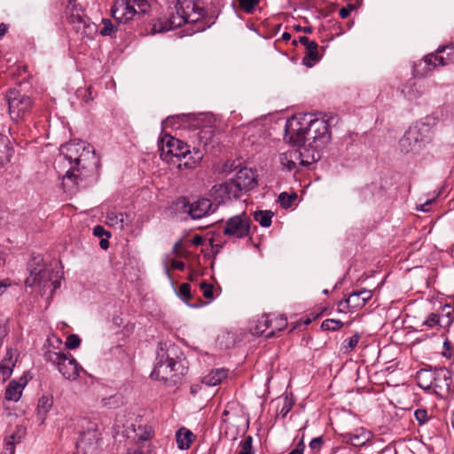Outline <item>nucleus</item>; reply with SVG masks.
Listing matches in <instances>:
<instances>
[{
    "label": "nucleus",
    "mask_w": 454,
    "mask_h": 454,
    "mask_svg": "<svg viewBox=\"0 0 454 454\" xmlns=\"http://www.w3.org/2000/svg\"><path fill=\"white\" fill-rule=\"evenodd\" d=\"M59 162L68 161L70 167L63 176L64 187L68 190L86 186L90 179L98 172L99 158L90 145L83 142L70 141L60 148Z\"/></svg>",
    "instance_id": "1"
},
{
    "label": "nucleus",
    "mask_w": 454,
    "mask_h": 454,
    "mask_svg": "<svg viewBox=\"0 0 454 454\" xmlns=\"http://www.w3.org/2000/svg\"><path fill=\"white\" fill-rule=\"evenodd\" d=\"M330 119H313L310 114L292 116L285 125V139L293 145L309 142L321 155L322 149L331 139Z\"/></svg>",
    "instance_id": "2"
},
{
    "label": "nucleus",
    "mask_w": 454,
    "mask_h": 454,
    "mask_svg": "<svg viewBox=\"0 0 454 454\" xmlns=\"http://www.w3.org/2000/svg\"><path fill=\"white\" fill-rule=\"evenodd\" d=\"M189 363L181 348L171 341L159 342L151 378L168 386L179 384L187 374Z\"/></svg>",
    "instance_id": "3"
},
{
    "label": "nucleus",
    "mask_w": 454,
    "mask_h": 454,
    "mask_svg": "<svg viewBox=\"0 0 454 454\" xmlns=\"http://www.w3.org/2000/svg\"><path fill=\"white\" fill-rule=\"evenodd\" d=\"M175 8L176 13H171L167 20H159L150 24L151 34L166 32L184 24H191L192 28L200 27L203 17L201 14L203 7L198 4L197 0H177Z\"/></svg>",
    "instance_id": "4"
},
{
    "label": "nucleus",
    "mask_w": 454,
    "mask_h": 454,
    "mask_svg": "<svg viewBox=\"0 0 454 454\" xmlns=\"http://www.w3.org/2000/svg\"><path fill=\"white\" fill-rule=\"evenodd\" d=\"M433 127L426 122H416L409 127L399 140L401 151L404 153H419L434 139Z\"/></svg>",
    "instance_id": "5"
},
{
    "label": "nucleus",
    "mask_w": 454,
    "mask_h": 454,
    "mask_svg": "<svg viewBox=\"0 0 454 454\" xmlns=\"http://www.w3.org/2000/svg\"><path fill=\"white\" fill-rule=\"evenodd\" d=\"M5 99L8 104V111L12 121L18 122L29 114L34 106L33 99L22 94L18 89L12 88L6 91Z\"/></svg>",
    "instance_id": "6"
},
{
    "label": "nucleus",
    "mask_w": 454,
    "mask_h": 454,
    "mask_svg": "<svg viewBox=\"0 0 454 454\" xmlns=\"http://www.w3.org/2000/svg\"><path fill=\"white\" fill-rule=\"evenodd\" d=\"M454 59V44L449 43L446 45H441L435 51V53H429L423 58V61L426 65L423 71H420L419 67L421 66V61L414 65L413 73L415 76H424L433 68L437 66H445L449 61Z\"/></svg>",
    "instance_id": "7"
},
{
    "label": "nucleus",
    "mask_w": 454,
    "mask_h": 454,
    "mask_svg": "<svg viewBox=\"0 0 454 454\" xmlns=\"http://www.w3.org/2000/svg\"><path fill=\"white\" fill-rule=\"evenodd\" d=\"M29 276L25 279L26 286H45L51 280L52 270L44 263L43 256L40 254L31 255L27 262Z\"/></svg>",
    "instance_id": "8"
},
{
    "label": "nucleus",
    "mask_w": 454,
    "mask_h": 454,
    "mask_svg": "<svg viewBox=\"0 0 454 454\" xmlns=\"http://www.w3.org/2000/svg\"><path fill=\"white\" fill-rule=\"evenodd\" d=\"M66 12L68 22L73 25L76 33L87 35L94 30L95 25L90 22V19L85 14L84 8L77 0H68Z\"/></svg>",
    "instance_id": "9"
},
{
    "label": "nucleus",
    "mask_w": 454,
    "mask_h": 454,
    "mask_svg": "<svg viewBox=\"0 0 454 454\" xmlns=\"http://www.w3.org/2000/svg\"><path fill=\"white\" fill-rule=\"evenodd\" d=\"M160 158L166 161H173V158L181 160L190 153L189 145L168 134H165L159 144Z\"/></svg>",
    "instance_id": "10"
},
{
    "label": "nucleus",
    "mask_w": 454,
    "mask_h": 454,
    "mask_svg": "<svg viewBox=\"0 0 454 454\" xmlns=\"http://www.w3.org/2000/svg\"><path fill=\"white\" fill-rule=\"evenodd\" d=\"M309 149L305 147H299L297 149H291L280 154V163L288 171L296 168L297 165L309 166L310 164L320 160L321 155L318 152L313 151L310 160L304 159L305 153H309Z\"/></svg>",
    "instance_id": "11"
},
{
    "label": "nucleus",
    "mask_w": 454,
    "mask_h": 454,
    "mask_svg": "<svg viewBox=\"0 0 454 454\" xmlns=\"http://www.w3.org/2000/svg\"><path fill=\"white\" fill-rule=\"evenodd\" d=\"M251 225L250 217L246 213H242L230 217L225 222L223 233L229 238L244 239L251 236Z\"/></svg>",
    "instance_id": "12"
},
{
    "label": "nucleus",
    "mask_w": 454,
    "mask_h": 454,
    "mask_svg": "<svg viewBox=\"0 0 454 454\" xmlns=\"http://www.w3.org/2000/svg\"><path fill=\"white\" fill-rule=\"evenodd\" d=\"M113 18L119 23H128L129 21H139L141 13L134 8L131 0H114L111 8Z\"/></svg>",
    "instance_id": "13"
},
{
    "label": "nucleus",
    "mask_w": 454,
    "mask_h": 454,
    "mask_svg": "<svg viewBox=\"0 0 454 454\" xmlns=\"http://www.w3.org/2000/svg\"><path fill=\"white\" fill-rule=\"evenodd\" d=\"M372 297V293L367 289L353 291L348 298L338 303V310L345 312L348 309H362Z\"/></svg>",
    "instance_id": "14"
},
{
    "label": "nucleus",
    "mask_w": 454,
    "mask_h": 454,
    "mask_svg": "<svg viewBox=\"0 0 454 454\" xmlns=\"http://www.w3.org/2000/svg\"><path fill=\"white\" fill-rule=\"evenodd\" d=\"M298 43L305 47L306 52L301 60L302 65L307 67H312L316 63L321 59V55L318 52V44L309 37L302 35L298 40L294 39L292 45L297 46Z\"/></svg>",
    "instance_id": "15"
},
{
    "label": "nucleus",
    "mask_w": 454,
    "mask_h": 454,
    "mask_svg": "<svg viewBox=\"0 0 454 454\" xmlns=\"http://www.w3.org/2000/svg\"><path fill=\"white\" fill-rule=\"evenodd\" d=\"M218 208V204H214L211 200L200 197L191 200L190 215L192 220L201 219L213 213Z\"/></svg>",
    "instance_id": "16"
},
{
    "label": "nucleus",
    "mask_w": 454,
    "mask_h": 454,
    "mask_svg": "<svg viewBox=\"0 0 454 454\" xmlns=\"http://www.w3.org/2000/svg\"><path fill=\"white\" fill-rule=\"evenodd\" d=\"M213 190L217 198L220 199L219 203H223L231 199H239L243 192L238 189L235 181L231 178L220 185H214Z\"/></svg>",
    "instance_id": "17"
},
{
    "label": "nucleus",
    "mask_w": 454,
    "mask_h": 454,
    "mask_svg": "<svg viewBox=\"0 0 454 454\" xmlns=\"http://www.w3.org/2000/svg\"><path fill=\"white\" fill-rule=\"evenodd\" d=\"M220 12L221 9L219 4L215 2H211L207 9L203 7V12L201 13L203 15L201 23L199 27L192 28V33L205 31L207 28L213 26L215 23Z\"/></svg>",
    "instance_id": "18"
},
{
    "label": "nucleus",
    "mask_w": 454,
    "mask_h": 454,
    "mask_svg": "<svg viewBox=\"0 0 454 454\" xmlns=\"http://www.w3.org/2000/svg\"><path fill=\"white\" fill-rule=\"evenodd\" d=\"M232 179L243 193L253 190L257 185L254 172L247 168L239 169Z\"/></svg>",
    "instance_id": "19"
},
{
    "label": "nucleus",
    "mask_w": 454,
    "mask_h": 454,
    "mask_svg": "<svg viewBox=\"0 0 454 454\" xmlns=\"http://www.w3.org/2000/svg\"><path fill=\"white\" fill-rule=\"evenodd\" d=\"M69 356L70 357L66 356V357L62 359V362L58 366V370L66 380H75L79 377L80 371L82 370V367L71 355Z\"/></svg>",
    "instance_id": "20"
},
{
    "label": "nucleus",
    "mask_w": 454,
    "mask_h": 454,
    "mask_svg": "<svg viewBox=\"0 0 454 454\" xmlns=\"http://www.w3.org/2000/svg\"><path fill=\"white\" fill-rule=\"evenodd\" d=\"M452 373L446 367H434L432 371V380L427 387L449 389L451 383Z\"/></svg>",
    "instance_id": "21"
},
{
    "label": "nucleus",
    "mask_w": 454,
    "mask_h": 454,
    "mask_svg": "<svg viewBox=\"0 0 454 454\" xmlns=\"http://www.w3.org/2000/svg\"><path fill=\"white\" fill-rule=\"evenodd\" d=\"M27 434L25 427L18 425L15 429L4 439V454H15V446L20 443Z\"/></svg>",
    "instance_id": "22"
},
{
    "label": "nucleus",
    "mask_w": 454,
    "mask_h": 454,
    "mask_svg": "<svg viewBox=\"0 0 454 454\" xmlns=\"http://www.w3.org/2000/svg\"><path fill=\"white\" fill-rule=\"evenodd\" d=\"M27 384V380H24L23 378H20V381L17 382L15 380H12L6 389L4 397L8 401H14L17 402L22 394V389Z\"/></svg>",
    "instance_id": "23"
},
{
    "label": "nucleus",
    "mask_w": 454,
    "mask_h": 454,
    "mask_svg": "<svg viewBox=\"0 0 454 454\" xmlns=\"http://www.w3.org/2000/svg\"><path fill=\"white\" fill-rule=\"evenodd\" d=\"M272 323L273 320L269 318L268 315L263 314L258 317V319L254 322V325L251 326L250 331L254 335L266 336V333L271 330Z\"/></svg>",
    "instance_id": "24"
},
{
    "label": "nucleus",
    "mask_w": 454,
    "mask_h": 454,
    "mask_svg": "<svg viewBox=\"0 0 454 454\" xmlns=\"http://www.w3.org/2000/svg\"><path fill=\"white\" fill-rule=\"evenodd\" d=\"M439 317L438 325L444 329H449L454 323V308L445 304L436 312Z\"/></svg>",
    "instance_id": "25"
},
{
    "label": "nucleus",
    "mask_w": 454,
    "mask_h": 454,
    "mask_svg": "<svg viewBox=\"0 0 454 454\" xmlns=\"http://www.w3.org/2000/svg\"><path fill=\"white\" fill-rule=\"evenodd\" d=\"M194 439L195 434L185 427L178 429L176 433L177 447L180 450H188Z\"/></svg>",
    "instance_id": "26"
},
{
    "label": "nucleus",
    "mask_w": 454,
    "mask_h": 454,
    "mask_svg": "<svg viewBox=\"0 0 454 454\" xmlns=\"http://www.w3.org/2000/svg\"><path fill=\"white\" fill-rule=\"evenodd\" d=\"M107 223L111 226L119 225L121 229L129 226L131 223L129 215L126 213H117L115 211H109L106 213Z\"/></svg>",
    "instance_id": "27"
},
{
    "label": "nucleus",
    "mask_w": 454,
    "mask_h": 454,
    "mask_svg": "<svg viewBox=\"0 0 454 454\" xmlns=\"http://www.w3.org/2000/svg\"><path fill=\"white\" fill-rule=\"evenodd\" d=\"M53 399L51 396L43 395L39 398L36 407V418L40 423H43L47 413L51 409Z\"/></svg>",
    "instance_id": "28"
},
{
    "label": "nucleus",
    "mask_w": 454,
    "mask_h": 454,
    "mask_svg": "<svg viewBox=\"0 0 454 454\" xmlns=\"http://www.w3.org/2000/svg\"><path fill=\"white\" fill-rule=\"evenodd\" d=\"M13 154V148L7 137L0 134V167L10 162Z\"/></svg>",
    "instance_id": "29"
},
{
    "label": "nucleus",
    "mask_w": 454,
    "mask_h": 454,
    "mask_svg": "<svg viewBox=\"0 0 454 454\" xmlns=\"http://www.w3.org/2000/svg\"><path fill=\"white\" fill-rule=\"evenodd\" d=\"M229 373V370L224 368H218L212 370L203 379V383L208 386H216L220 384L223 380L226 379Z\"/></svg>",
    "instance_id": "30"
},
{
    "label": "nucleus",
    "mask_w": 454,
    "mask_h": 454,
    "mask_svg": "<svg viewBox=\"0 0 454 454\" xmlns=\"http://www.w3.org/2000/svg\"><path fill=\"white\" fill-rule=\"evenodd\" d=\"M191 200L188 197L181 196L177 198L172 204V210L176 215H190Z\"/></svg>",
    "instance_id": "31"
},
{
    "label": "nucleus",
    "mask_w": 454,
    "mask_h": 454,
    "mask_svg": "<svg viewBox=\"0 0 454 454\" xmlns=\"http://www.w3.org/2000/svg\"><path fill=\"white\" fill-rule=\"evenodd\" d=\"M272 216L273 213L270 210H257L254 213V219L264 228L271 225Z\"/></svg>",
    "instance_id": "32"
},
{
    "label": "nucleus",
    "mask_w": 454,
    "mask_h": 454,
    "mask_svg": "<svg viewBox=\"0 0 454 454\" xmlns=\"http://www.w3.org/2000/svg\"><path fill=\"white\" fill-rule=\"evenodd\" d=\"M177 295L189 306L196 307V304L192 303V294L191 291V285L183 283L179 286Z\"/></svg>",
    "instance_id": "33"
},
{
    "label": "nucleus",
    "mask_w": 454,
    "mask_h": 454,
    "mask_svg": "<svg viewBox=\"0 0 454 454\" xmlns=\"http://www.w3.org/2000/svg\"><path fill=\"white\" fill-rule=\"evenodd\" d=\"M287 326V318L284 316H279L275 318L274 325H272L271 330L266 333V338H272L276 335L277 332H281Z\"/></svg>",
    "instance_id": "34"
},
{
    "label": "nucleus",
    "mask_w": 454,
    "mask_h": 454,
    "mask_svg": "<svg viewBox=\"0 0 454 454\" xmlns=\"http://www.w3.org/2000/svg\"><path fill=\"white\" fill-rule=\"evenodd\" d=\"M361 339V335L358 333H355L351 337L346 339L342 342L343 353L348 354L355 349L357 346L359 340Z\"/></svg>",
    "instance_id": "35"
},
{
    "label": "nucleus",
    "mask_w": 454,
    "mask_h": 454,
    "mask_svg": "<svg viewBox=\"0 0 454 454\" xmlns=\"http://www.w3.org/2000/svg\"><path fill=\"white\" fill-rule=\"evenodd\" d=\"M102 23H103V27L100 30V34L103 36L115 37L116 36L115 34L117 32V27L112 22V20L109 19H103Z\"/></svg>",
    "instance_id": "36"
},
{
    "label": "nucleus",
    "mask_w": 454,
    "mask_h": 454,
    "mask_svg": "<svg viewBox=\"0 0 454 454\" xmlns=\"http://www.w3.org/2000/svg\"><path fill=\"white\" fill-rule=\"evenodd\" d=\"M343 326V322L338 319L327 318L321 324V329L325 332L338 331Z\"/></svg>",
    "instance_id": "37"
},
{
    "label": "nucleus",
    "mask_w": 454,
    "mask_h": 454,
    "mask_svg": "<svg viewBox=\"0 0 454 454\" xmlns=\"http://www.w3.org/2000/svg\"><path fill=\"white\" fill-rule=\"evenodd\" d=\"M239 7L246 13H254L258 6L260 0H236Z\"/></svg>",
    "instance_id": "38"
},
{
    "label": "nucleus",
    "mask_w": 454,
    "mask_h": 454,
    "mask_svg": "<svg viewBox=\"0 0 454 454\" xmlns=\"http://www.w3.org/2000/svg\"><path fill=\"white\" fill-rule=\"evenodd\" d=\"M296 199L297 194L295 192L287 193L283 192L278 196V202L283 208H289Z\"/></svg>",
    "instance_id": "39"
},
{
    "label": "nucleus",
    "mask_w": 454,
    "mask_h": 454,
    "mask_svg": "<svg viewBox=\"0 0 454 454\" xmlns=\"http://www.w3.org/2000/svg\"><path fill=\"white\" fill-rule=\"evenodd\" d=\"M67 356V354L63 353V352H54V351H47L44 353V360L46 362H50V363H52L53 364H55L57 367L59 366V364L62 362V359L65 358Z\"/></svg>",
    "instance_id": "40"
},
{
    "label": "nucleus",
    "mask_w": 454,
    "mask_h": 454,
    "mask_svg": "<svg viewBox=\"0 0 454 454\" xmlns=\"http://www.w3.org/2000/svg\"><path fill=\"white\" fill-rule=\"evenodd\" d=\"M253 437L251 435H247L240 442H239V450L237 454H254L253 450Z\"/></svg>",
    "instance_id": "41"
},
{
    "label": "nucleus",
    "mask_w": 454,
    "mask_h": 454,
    "mask_svg": "<svg viewBox=\"0 0 454 454\" xmlns=\"http://www.w3.org/2000/svg\"><path fill=\"white\" fill-rule=\"evenodd\" d=\"M344 441L353 446H362L365 443L366 440L358 434L347 433L343 435Z\"/></svg>",
    "instance_id": "42"
},
{
    "label": "nucleus",
    "mask_w": 454,
    "mask_h": 454,
    "mask_svg": "<svg viewBox=\"0 0 454 454\" xmlns=\"http://www.w3.org/2000/svg\"><path fill=\"white\" fill-rule=\"evenodd\" d=\"M414 417L419 426H423L431 419V416L428 415L427 410L424 408L417 409L414 411Z\"/></svg>",
    "instance_id": "43"
},
{
    "label": "nucleus",
    "mask_w": 454,
    "mask_h": 454,
    "mask_svg": "<svg viewBox=\"0 0 454 454\" xmlns=\"http://www.w3.org/2000/svg\"><path fill=\"white\" fill-rule=\"evenodd\" d=\"M200 288L202 291V294L206 299L212 300L214 298V286L202 280L200 283Z\"/></svg>",
    "instance_id": "44"
},
{
    "label": "nucleus",
    "mask_w": 454,
    "mask_h": 454,
    "mask_svg": "<svg viewBox=\"0 0 454 454\" xmlns=\"http://www.w3.org/2000/svg\"><path fill=\"white\" fill-rule=\"evenodd\" d=\"M82 340L77 334H70L67 337L65 346L68 349H75L81 345Z\"/></svg>",
    "instance_id": "45"
},
{
    "label": "nucleus",
    "mask_w": 454,
    "mask_h": 454,
    "mask_svg": "<svg viewBox=\"0 0 454 454\" xmlns=\"http://www.w3.org/2000/svg\"><path fill=\"white\" fill-rule=\"evenodd\" d=\"M131 3L134 6H137L139 9L138 13H141V18L144 17L147 10L150 8V5L146 0H131Z\"/></svg>",
    "instance_id": "46"
},
{
    "label": "nucleus",
    "mask_w": 454,
    "mask_h": 454,
    "mask_svg": "<svg viewBox=\"0 0 454 454\" xmlns=\"http://www.w3.org/2000/svg\"><path fill=\"white\" fill-rule=\"evenodd\" d=\"M324 443V440L322 436L315 437L313 438L309 442V448L314 452H318L320 449L322 448Z\"/></svg>",
    "instance_id": "47"
},
{
    "label": "nucleus",
    "mask_w": 454,
    "mask_h": 454,
    "mask_svg": "<svg viewBox=\"0 0 454 454\" xmlns=\"http://www.w3.org/2000/svg\"><path fill=\"white\" fill-rule=\"evenodd\" d=\"M138 441H148L153 436V430L152 427H145L142 433L137 434Z\"/></svg>",
    "instance_id": "48"
},
{
    "label": "nucleus",
    "mask_w": 454,
    "mask_h": 454,
    "mask_svg": "<svg viewBox=\"0 0 454 454\" xmlns=\"http://www.w3.org/2000/svg\"><path fill=\"white\" fill-rule=\"evenodd\" d=\"M439 317L437 316V313H431L427 318L424 321L423 325L428 326V327H434L435 325H438L439 324Z\"/></svg>",
    "instance_id": "49"
},
{
    "label": "nucleus",
    "mask_w": 454,
    "mask_h": 454,
    "mask_svg": "<svg viewBox=\"0 0 454 454\" xmlns=\"http://www.w3.org/2000/svg\"><path fill=\"white\" fill-rule=\"evenodd\" d=\"M93 235L98 238H103L104 236L109 238L111 236L110 232L107 231L102 225H96L93 228Z\"/></svg>",
    "instance_id": "50"
},
{
    "label": "nucleus",
    "mask_w": 454,
    "mask_h": 454,
    "mask_svg": "<svg viewBox=\"0 0 454 454\" xmlns=\"http://www.w3.org/2000/svg\"><path fill=\"white\" fill-rule=\"evenodd\" d=\"M77 446L83 449L85 451L94 450L98 447V442H84V438L82 437L80 442L77 443Z\"/></svg>",
    "instance_id": "51"
},
{
    "label": "nucleus",
    "mask_w": 454,
    "mask_h": 454,
    "mask_svg": "<svg viewBox=\"0 0 454 454\" xmlns=\"http://www.w3.org/2000/svg\"><path fill=\"white\" fill-rule=\"evenodd\" d=\"M305 449L304 436L299 441L295 448L292 450L288 454H303Z\"/></svg>",
    "instance_id": "52"
},
{
    "label": "nucleus",
    "mask_w": 454,
    "mask_h": 454,
    "mask_svg": "<svg viewBox=\"0 0 454 454\" xmlns=\"http://www.w3.org/2000/svg\"><path fill=\"white\" fill-rule=\"evenodd\" d=\"M293 408V403L288 401L287 398L285 399V403L283 407L280 410V413L282 417H286L287 413L292 410Z\"/></svg>",
    "instance_id": "53"
},
{
    "label": "nucleus",
    "mask_w": 454,
    "mask_h": 454,
    "mask_svg": "<svg viewBox=\"0 0 454 454\" xmlns=\"http://www.w3.org/2000/svg\"><path fill=\"white\" fill-rule=\"evenodd\" d=\"M118 398L116 395L111 396L108 400L103 399L102 402H104L105 406H109L110 408H116L118 407V403L115 402V399Z\"/></svg>",
    "instance_id": "54"
},
{
    "label": "nucleus",
    "mask_w": 454,
    "mask_h": 454,
    "mask_svg": "<svg viewBox=\"0 0 454 454\" xmlns=\"http://www.w3.org/2000/svg\"><path fill=\"white\" fill-rule=\"evenodd\" d=\"M4 360L0 364V372L4 376L9 377L12 372V368L8 365L4 364Z\"/></svg>",
    "instance_id": "55"
},
{
    "label": "nucleus",
    "mask_w": 454,
    "mask_h": 454,
    "mask_svg": "<svg viewBox=\"0 0 454 454\" xmlns=\"http://www.w3.org/2000/svg\"><path fill=\"white\" fill-rule=\"evenodd\" d=\"M191 114H179V115H175V116H168L163 123H165L166 125H168V124H172V121L177 118V119H180V118H187L189 117Z\"/></svg>",
    "instance_id": "56"
},
{
    "label": "nucleus",
    "mask_w": 454,
    "mask_h": 454,
    "mask_svg": "<svg viewBox=\"0 0 454 454\" xmlns=\"http://www.w3.org/2000/svg\"><path fill=\"white\" fill-rule=\"evenodd\" d=\"M294 29L298 32H303L305 34H311L313 31V27L311 26L301 27L300 25L294 26Z\"/></svg>",
    "instance_id": "57"
},
{
    "label": "nucleus",
    "mask_w": 454,
    "mask_h": 454,
    "mask_svg": "<svg viewBox=\"0 0 454 454\" xmlns=\"http://www.w3.org/2000/svg\"><path fill=\"white\" fill-rule=\"evenodd\" d=\"M300 147H305L306 149H309V152L305 153L304 159L310 160V156L313 153L314 148L309 145V142L307 143H301V145H298Z\"/></svg>",
    "instance_id": "58"
},
{
    "label": "nucleus",
    "mask_w": 454,
    "mask_h": 454,
    "mask_svg": "<svg viewBox=\"0 0 454 454\" xmlns=\"http://www.w3.org/2000/svg\"><path fill=\"white\" fill-rule=\"evenodd\" d=\"M171 265L174 269L179 270H184L185 268L184 262L182 261H177V260L172 261Z\"/></svg>",
    "instance_id": "59"
},
{
    "label": "nucleus",
    "mask_w": 454,
    "mask_h": 454,
    "mask_svg": "<svg viewBox=\"0 0 454 454\" xmlns=\"http://www.w3.org/2000/svg\"><path fill=\"white\" fill-rule=\"evenodd\" d=\"M317 317V316L314 317V319ZM312 320H313V318L306 317L304 320H302L301 322H297V324L292 328L291 332L294 331L296 327H298L301 325H309V324H311Z\"/></svg>",
    "instance_id": "60"
},
{
    "label": "nucleus",
    "mask_w": 454,
    "mask_h": 454,
    "mask_svg": "<svg viewBox=\"0 0 454 454\" xmlns=\"http://www.w3.org/2000/svg\"><path fill=\"white\" fill-rule=\"evenodd\" d=\"M9 25L5 23L0 24V39H2L5 34L8 32Z\"/></svg>",
    "instance_id": "61"
},
{
    "label": "nucleus",
    "mask_w": 454,
    "mask_h": 454,
    "mask_svg": "<svg viewBox=\"0 0 454 454\" xmlns=\"http://www.w3.org/2000/svg\"><path fill=\"white\" fill-rule=\"evenodd\" d=\"M203 242H204V239L200 235H195L192 238V244L195 245V246H200V245L203 244Z\"/></svg>",
    "instance_id": "62"
},
{
    "label": "nucleus",
    "mask_w": 454,
    "mask_h": 454,
    "mask_svg": "<svg viewBox=\"0 0 454 454\" xmlns=\"http://www.w3.org/2000/svg\"><path fill=\"white\" fill-rule=\"evenodd\" d=\"M7 328L0 323V341L3 342L4 338L7 335Z\"/></svg>",
    "instance_id": "63"
},
{
    "label": "nucleus",
    "mask_w": 454,
    "mask_h": 454,
    "mask_svg": "<svg viewBox=\"0 0 454 454\" xmlns=\"http://www.w3.org/2000/svg\"><path fill=\"white\" fill-rule=\"evenodd\" d=\"M109 241L108 238L106 239H101L99 241V246L102 249L106 250L109 247Z\"/></svg>",
    "instance_id": "64"
}]
</instances>
